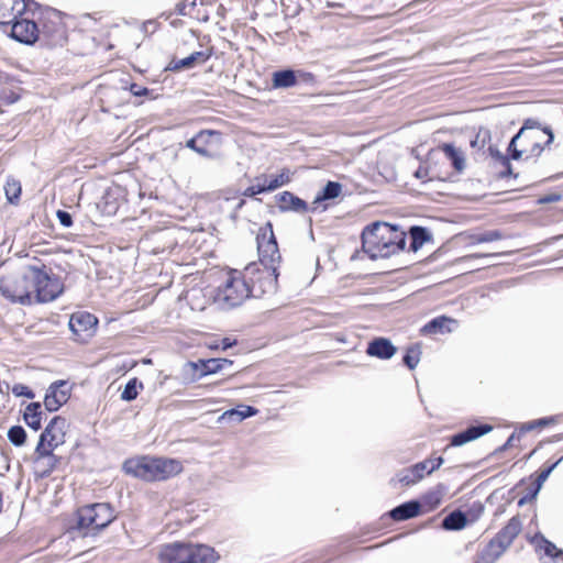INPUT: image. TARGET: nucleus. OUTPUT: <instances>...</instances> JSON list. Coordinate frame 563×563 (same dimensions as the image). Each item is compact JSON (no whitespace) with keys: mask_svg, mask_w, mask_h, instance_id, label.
Instances as JSON below:
<instances>
[{"mask_svg":"<svg viewBox=\"0 0 563 563\" xmlns=\"http://www.w3.org/2000/svg\"><path fill=\"white\" fill-rule=\"evenodd\" d=\"M260 262L263 268L256 263H252L244 268V276L250 283L252 297L260 298L266 294H273L277 289V264L280 262V253L277 241L273 232V227L268 222L257 235Z\"/></svg>","mask_w":563,"mask_h":563,"instance_id":"1","label":"nucleus"},{"mask_svg":"<svg viewBox=\"0 0 563 563\" xmlns=\"http://www.w3.org/2000/svg\"><path fill=\"white\" fill-rule=\"evenodd\" d=\"M554 140L550 126L537 119H526L518 133L511 139L508 151L512 159H536Z\"/></svg>","mask_w":563,"mask_h":563,"instance_id":"2","label":"nucleus"},{"mask_svg":"<svg viewBox=\"0 0 563 563\" xmlns=\"http://www.w3.org/2000/svg\"><path fill=\"white\" fill-rule=\"evenodd\" d=\"M406 233L386 222H374L362 232V249L372 260L387 258L404 251Z\"/></svg>","mask_w":563,"mask_h":563,"instance_id":"3","label":"nucleus"},{"mask_svg":"<svg viewBox=\"0 0 563 563\" xmlns=\"http://www.w3.org/2000/svg\"><path fill=\"white\" fill-rule=\"evenodd\" d=\"M123 471L133 477L154 482L165 481L179 474L183 465L176 459L141 456L126 460Z\"/></svg>","mask_w":563,"mask_h":563,"instance_id":"4","label":"nucleus"},{"mask_svg":"<svg viewBox=\"0 0 563 563\" xmlns=\"http://www.w3.org/2000/svg\"><path fill=\"white\" fill-rule=\"evenodd\" d=\"M158 559L162 563H214L218 555L205 544L175 542L163 545Z\"/></svg>","mask_w":563,"mask_h":563,"instance_id":"5","label":"nucleus"},{"mask_svg":"<svg viewBox=\"0 0 563 563\" xmlns=\"http://www.w3.org/2000/svg\"><path fill=\"white\" fill-rule=\"evenodd\" d=\"M115 519L114 510L107 503H96L80 507L76 512V525L73 529L82 536H95L107 528Z\"/></svg>","mask_w":563,"mask_h":563,"instance_id":"6","label":"nucleus"},{"mask_svg":"<svg viewBox=\"0 0 563 563\" xmlns=\"http://www.w3.org/2000/svg\"><path fill=\"white\" fill-rule=\"evenodd\" d=\"M34 303L51 302L64 290L60 279L46 265H30Z\"/></svg>","mask_w":563,"mask_h":563,"instance_id":"7","label":"nucleus"},{"mask_svg":"<svg viewBox=\"0 0 563 563\" xmlns=\"http://www.w3.org/2000/svg\"><path fill=\"white\" fill-rule=\"evenodd\" d=\"M0 294L11 301L22 306L34 303L32 290V277L30 265L22 274L10 275L0 279Z\"/></svg>","mask_w":563,"mask_h":563,"instance_id":"8","label":"nucleus"},{"mask_svg":"<svg viewBox=\"0 0 563 563\" xmlns=\"http://www.w3.org/2000/svg\"><path fill=\"white\" fill-rule=\"evenodd\" d=\"M250 283L244 274L238 271H231L222 287L219 288V298L229 307H238L245 299L252 297Z\"/></svg>","mask_w":563,"mask_h":563,"instance_id":"9","label":"nucleus"},{"mask_svg":"<svg viewBox=\"0 0 563 563\" xmlns=\"http://www.w3.org/2000/svg\"><path fill=\"white\" fill-rule=\"evenodd\" d=\"M37 3L33 0H0V26H9L15 19L34 14Z\"/></svg>","mask_w":563,"mask_h":563,"instance_id":"10","label":"nucleus"},{"mask_svg":"<svg viewBox=\"0 0 563 563\" xmlns=\"http://www.w3.org/2000/svg\"><path fill=\"white\" fill-rule=\"evenodd\" d=\"M33 16L34 14H25L9 24L12 38L27 45L35 43L40 38V27L33 21Z\"/></svg>","mask_w":563,"mask_h":563,"instance_id":"11","label":"nucleus"},{"mask_svg":"<svg viewBox=\"0 0 563 563\" xmlns=\"http://www.w3.org/2000/svg\"><path fill=\"white\" fill-rule=\"evenodd\" d=\"M232 364L233 362L228 358L199 360L198 362L186 363L184 371L190 376V382H196L203 376L218 373Z\"/></svg>","mask_w":563,"mask_h":563,"instance_id":"12","label":"nucleus"},{"mask_svg":"<svg viewBox=\"0 0 563 563\" xmlns=\"http://www.w3.org/2000/svg\"><path fill=\"white\" fill-rule=\"evenodd\" d=\"M46 38L51 45L60 44L65 40V27L59 13L55 10L46 13L40 29V36Z\"/></svg>","mask_w":563,"mask_h":563,"instance_id":"13","label":"nucleus"},{"mask_svg":"<svg viewBox=\"0 0 563 563\" xmlns=\"http://www.w3.org/2000/svg\"><path fill=\"white\" fill-rule=\"evenodd\" d=\"M66 419L59 416L54 417L42 432L38 440V450H44V444L58 446L64 443Z\"/></svg>","mask_w":563,"mask_h":563,"instance_id":"14","label":"nucleus"},{"mask_svg":"<svg viewBox=\"0 0 563 563\" xmlns=\"http://www.w3.org/2000/svg\"><path fill=\"white\" fill-rule=\"evenodd\" d=\"M70 395V388L65 380L53 383L45 395L44 406L49 412L57 411L64 404L67 402Z\"/></svg>","mask_w":563,"mask_h":563,"instance_id":"15","label":"nucleus"},{"mask_svg":"<svg viewBox=\"0 0 563 563\" xmlns=\"http://www.w3.org/2000/svg\"><path fill=\"white\" fill-rule=\"evenodd\" d=\"M97 318L89 312H76L69 319V329L77 336V340L85 341L93 333L97 325Z\"/></svg>","mask_w":563,"mask_h":563,"instance_id":"16","label":"nucleus"},{"mask_svg":"<svg viewBox=\"0 0 563 563\" xmlns=\"http://www.w3.org/2000/svg\"><path fill=\"white\" fill-rule=\"evenodd\" d=\"M521 529L522 523L519 517H512L492 541L505 552L520 533Z\"/></svg>","mask_w":563,"mask_h":563,"instance_id":"17","label":"nucleus"},{"mask_svg":"<svg viewBox=\"0 0 563 563\" xmlns=\"http://www.w3.org/2000/svg\"><path fill=\"white\" fill-rule=\"evenodd\" d=\"M211 51H199L194 52L189 56L180 59L173 58L168 66L166 67L167 70L170 71H180L183 69H191L196 67L197 65L205 64L210 57H211Z\"/></svg>","mask_w":563,"mask_h":563,"instance_id":"18","label":"nucleus"},{"mask_svg":"<svg viewBox=\"0 0 563 563\" xmlns=\"http://www.w3.org/2000/svg\"><path fill=\"white\" fill-rule=\"evenodd\" d=\"M493 430V427L487 423H482L477 426H471L465 430L454 434L451 438L450 446H461L473 440L481 438L484 434H487Z\"/></svg>","mask_w":563,"mask_h":563,"instance_id":"19","label":"nucleus"},{"mask_svg":"<svg viewBox=\"0 0 563 563\" xmlns=\"http://www.w3.org/2000/svg\"><path fill=\"white\" fill-rule=\"evenodd\" d=\"M397 352L396 346L390 342V340L385 338H376L372 340L366 349V353L369 356H375L380 360H389Z\"/></svg>","mask_w":563,"mask_h":563,"instance_id":"20","label":"nucleus"},{"mask_svg":"<svg viewBox=\"0 0 563 563\" xmlns=\"http://www.w3.org/2000/svg\"><path fill=\"white\" fill-rule=\"evenodd\" d=\"M278 208L283 212L294 211L305 213L308 210V205L301 198L295 196L290 191H284L276 196Z\"/></svg>","mask_w":563,"mask_h":563,"instance_id":"21","label":"nucleus"},{"mask_svg":"<svg viewBox=\"0 0 563 563\" xmlns=\"http://www.w3.org/2000/svg\"><path fill=\"white\" fill-rule=\"evenodd\" d=\"M420 508L421 506L419 501L410 500L395 507L390 510L389 515L394 520L402 521L418 516L420 514Z\"/></svg>","mask_w":563,"mask_h":563,"instance_id":"22","label":"nucleus"},{"mask_svg":"<svg viewBox=\"0 0 563 563\" xmlns=\"http://www.w3.org/2000/svg\"><path fill=\"white\" fill-rule=\"evenodd\" d=\"M438 150L445 155L456 172L461 173L465 168V156L461 148L451 143H443L439 145Z\"/></svg>","mask_w":563,"mask_h":563,"instance_id":"23","label":"nucleus"},{"mask_svg":"<svg viewBox=\"0 0 563 563\" xmlns=\"http://www.w3.org/2000/svg\"><path fill=\"white\" fill-rule=\"evenodd\" d=\"M56 446H48L44 444V450H38V444L35 449L36 461L44 466L43 474L48 475L57 465L58 457L53 454Z\"/></svg>","mask_w":563,"mask_h":563,"instance_id":"24","label":"nucleus"},{"mask_svg":"<svg viewBox=\"0 0 563 563\" xmlns=\"http://www.w3.org/2000/svg\"><path fill=\"white\" fill-rule=\"evenodd\" d=\"M43 413L42 405L40 402H31L25 408L23 419L31 429L37 431L42 427Z\"/></svg>","mask_w":563,"mask_h":563,"instance_id":"25","label":"nucleus"},{"mask_svg":"<svg viewBox=\"0 0 563 563\" xmlns=\"http://www.w3.org/2000/svg\"><path fill=\"white\" fill-rule=\"evenodd\" d=\"M410 234V251L417 252L422 245L432 240V235L428 229L419 225L411 227Z\"/></svg>","mask_w":563,"mask_h":563,"instance_id":"26","label":"nucleus"},{"mask_svg":"<svg viewBox=\"0 0 563 563\" xmlns=\"http://www.w3.org/2000/svg\"><path fill=\"white\" fill-rule=\"evenodd\" d=\"M294 69H282L273 73L272 82L274 88H290L296 86Z\"/></svg>","mask_w":563,"mask_h":563,"instance_id":"27","label":"nucleus"},{"mask_svg":"<svg viewBox=\"0 0 563 563\" xmlns=\"http://www.w3.org/2000/svg\"><path fill=\"white\" fill-rule=\"evenodd\" d=\"M466 522L467 519L465 514L461 510H454L442 520L441 526L444 530L455 531L463 529Z\"/></svg>","mask_w":563,"mask_h":563,"instance_id":"28","label":"nucleus"},{"mask_svg":"<svg viewBox=\"0 0 563 563\" xmlns=\"http://www.w3.org/2000/svg\"><path fill=\"white\" fill-rule=\"evenodd\" d=\"M503 553L504 551L490 540L489 543L478 553L475 563H495Z\"/></svg>","mask_w":563,"mask_h":563,"instance_id":"29","label":"nucleus"},{"mask_svg":"<svg viewBox=\"0 0 563 563\" xmlns=\"http://www.w3.org/2000/svg\"><path fill=\"white\" fill-rule=\"evenodd\" d=\"M342 191V185L336 181H328L323 189L317 195L314 203L331 200L340 196Z\"/></svg>","mask_w":563,"mask_h":563,"instance_id":"30","label":"nucleus"},{"mask_svg":"<svg viewBox=\"0 0 563 563\" xmlns=\"http://www.w3.org/2000/svg\"><path fill=\"white\" fill-rule=\"evenodd\" d=\"M197 139L201 146H207L210 144H221L222 143V133L217 130H201L197 134Z\"/></svg>","mask_w":563,"mask_h":563,"instance_id":"31","label":"nucleus"},{"mask_svg":"<svg viewBox=\"0 0 563 563\" xmlns=\"http://www.w3.org/2000/svg\"><path fill=\"white\" fill-rule=\"evenodd\" d=\"M504 234L499 230H490L471 235V244L488 243L501 240Z\"/></svg>","mask_w":563,"mask_h":563,"instance_id":"32","label":"nucleus"},{"mask_svg":"<svg viewBox=\"0 0 563 563\" xmlns=\"http://www.w3.org/2000/svg\"><path fill=\"white\" fill-rule=\"evenodd\" d=\"M488 152H489L490 156L493 158L497 159L504 167V170L500 172V176L507 177V176L511 175L512 172H511V164L509 162V158L506 155H504L498 148H496L494 146H489Z\"/></svg>","mask_w":563,"mask_h":563,"instance_id":"33","label":"nucleus"},{"mask_svg":"<svg viewBox=\"0 0 563 563\" xmlns=\"http://www.w3.org/2000/svg\"><path fill=\"white\" fill-rule=\"evenodd\" d=\"M421 350L418 345H411L404 355V363L409 369H415L420 362Z\"/></svg>","mask_w":563,"mask_h":563,"instance_id":"34","label":"nucleus"},{"mask_svg":"<svg viewBox=\"0 0 563 563\" xmlns=\"http://www.w3.org/2000/svg\"><path fill=\"white\" fill-rule=\"evenodd\" d=\"M137 387L142 388L143 384L139 382L137 378L130 379L124 386L121 399L125 401L134 400L139 395Z\"/></svg>","mask_w":563,"mask_h":563,"instance_id":"35","label":"nucleus"},{"mask_svg":"<svg viewBox=\"0 0 563 563\" xmlns=\"http://www.w3.org/2000/svg\"><path fill=\"white\" fill-rule=\"evenodd\" d=\"M5 197L9 202L14 203L19 200L21 195V185L15 179H8L4 186Z\"/></svg>","mask_w":563,"mask_h":563,"instance_id":"36","label":"nucleus"},{"mask_svg":"<svg viewBox=\"0 0 563 563\" xmlns=\"http://www.w3.org/2000/svg\"><path fill=\"white\" fill-rule=\"evenodd\" d=\"M563 461V455L553 464L550 466L541 470V472L538 474V477L536 479V489L532 494V497H536L539 493L540 488L542 487L543 483L548 479V477L551 475V473L555 470V467Z\"/></svg>","mask_w":563,"mask_h":563,"instance_id":"37","label":"nucleus"},{"mask_svg":"<svg viewBox=\"0 0 563 563\" xmlns=\"http://www.w3.org/2000/svg\"><path fill=\"white\" fill-rule=\"evenodd\" d=\"M256 184L247 187L243 195L245 197H254L258 194L269 191L267 188V178L265 175H262L260 177H256Z\"/></svg>","mask_w":563,"mask_h":563,"instance_id":"38","label":"nucleus"},{"mask_svg":"<svg viewBox=\"0 0 563 563\" xmlns=\"http://www.w3.org/2000/svg\"><path fill=\"white\" fill-rule=\"evenodd\" d=\"M9 441L15 445L21 446L25 443L26 432L21 426H13L8 431Z\"/></svg>","mask_w":563,"mask_h":563,"instance_id":"39","label":"nucleus"},{"mask_svg":"<svg viewBox=\"0 0 563 563\" xmlns=\"http://www.w3.org/2000/svg\"><path fill=\"white\" fill-rule=\"evenodd\" d=\"M290 181V172L289 169L285 168L280 172V174L271 177V179L267 181V188L268 190L273 191Z\"/></svg>","mask_w":563,"mask_h":563,"instance_id":"40","label":"nucleus"},{"mask_svg":"<svg viewBox=\"0 0 563 563\" xmlns=\"http://www.w3.org/2000/svg\"><path fill=\"white\" fill-rule=\"evenodd\" d=\"M450 321V319L445 317H438L429 321L424 327L422 328V331L428 334L438 333L441 332L445 322Z\"/></svg>","mask_w":563,"mask_h":563,"instance_id":"41","label":"nucleus"},{"mask_svg":"<svg viewBox=\"0 0 563 563\" xmlns=\"http://www.w3.org/2000/svg\"><path fill=\"white\" fill-rule=\"evenodd\" d=\"M295 77H296V86L300 84L305 85H314L316 84V76L312 73L305 71V70H295Z\"/></svg>","mask_w":563,"mask_h":563,"instance_id":"42","label":"nucleus"},{"mask_svg":"<svg viewBox=\"0 0 563 563\" xmlns=\"http://www.w3.org/2000/svg\"><path fill=\"white\" fill-rule=\"evenodd\" d=\"M199 140L197 139V135H195L186 142V146L196 152L197 154H199L200 156L211 157V153L205 146H199L197 144Z\"/></svg>","mask_w":563,"mask_h":563,"instance_id":"43","label":"nucleus"},{"mask_svg":"<svg viewBox=\"0 0 563 563\" xmlns=\"http://www.w3.org/2000/svg\"><path fill=\"white\" fill-rule=\"evenodd\" d=\"M398 481L404 485H412L420 481L416 473L411 472V467L398 474Z\"/></svg>","mask_w":563,"mask_h":563,"instance_id":"44","label":"nucleus"},{"mask_svg":"<svg viewBox=\"0 0 563 563\" xmlns=\"http://www.w3.org/2000/svg\"><path fill=\"white\" fill-rule=\"evenodd\" d=\"M12 394L16 397L24 396L26 398L33 399L35 397V394L33 390H31L27 386L23 384H15L12 387Z\"/></svg>","mask_w":563,"mask_h":563,"instance_id":"45","label":"nucleus"},{"mask_svg":"<svg viewBox=\"0 0 563 563\" xmlns=\"http://www.w3.org/2000/svg\"><path fill=\"white\" fill-rule=\"evenodd\" d=\"M542 542L544 543V553L545 555L548 556H552V558H563V551L558 549L555 547V544H553L552 542L545 540L544 538H542Z\"/></svg>","mask_w":563,"mask_h":563,"instance_id":"46","label":"nucleus"},{"mask_svg":"<svg viewBox=\"0 0 563 563\" xmlns=\"http://www.w3.org/2000/svg\"><path fill=\"white\" fill-rule=\"evenodd\" d=\"M240 416H241L240 415V409H238V408L230 409V410L224 411L219 417V421L220 422H222V421L241 422Z\"/></svg>","mask_w":563,"mask_h":563,"instance_id":"47","label":"nucleus"},{"mask_svg":"<svg viewBox=\"0 0 563 563\" xmlns=\"http://www.w3.org/2000/svg\"><path fill=\"white\" fill-rule=\"evenodd\" d=\"M429 464H430V461L419 462V463L415 464L413 466H411V472L416 473L417 477L422 479L423 476L427 474V470H429V467H430Z\"/></svg>","mask_w":563,"mask_h":563,"instance_id":"48","label":"nucleus"},{"mask_svg":"<svg viewBox=\"0 0 563 563\" xmlns=\"http://www.w3.org/2000/svg\"><path fill=\"white\" fill-rule=\"evenodd\" d=\"M56 216H57V219L59 220V223L63 227L69 228L73 225V217L69 212H67L65 210H58Z\"/></svg>","mask_w":563,"mask_h":563,"instance_id":"49","label":"nucleus"},{"mask_svg":"<svg viewBox=\"0 0 563 563\" xmlns=\"http://www.w3.org/2000/svg\"><path fill=\"white\" fill-rule=\"evenodd\" d=\"M238 409H240V420L241 422L246 419V418H250V417H253L257 413V409L252 407V406H245V405H242V406H239Z\"/></svg>","mask_w":563,"mask_h":563,"instance_id":"50","label":"nucleus"},{"mask_svg":"<svg viewBox=\"0 0 563 563\" xmlns=\"http://www.w3.org/2000/svg\"><path fill=\"white\" fill-rule=\"evenodd\" d=\"M130 91L137 97L146 96L150 92L147 88L139 86L137 84H132L130 87Z\"/></svg>","mask_w":563,"mask_h":563,"instance_id":"51","label":"nucleus"},{"mask_svg":"<svg viewBox=\"0 0 563 563\" xmlns=\"http://www.w3.org/2000/svg\"><path fill=\"white\" fill-rule=\"evenodd\" d=\"M430 461V464H429V470H427V474H431L433 471L438 470L442 463H443V457L439 456V457H435L434 460H429Z\"/></svg>","mask_w":563,"mask_h":563,"instance_id":"52","label":"nucleus"},{"mask_svg":"<svg viewBox=\"0 0 563 563\" xmlns=\"http://www.w3.org/2000/svg\"><path fill=\"white\" fill-rule=\"evenodd\" d=\"M499 255H503V254L501 253H496V254L475 253V254H470V255H466V256L462 257L461 261L466 262V261H470V260H473V258L493 257V256H499Z\"/></svg>","mask_w":563,"mask_h":563,"instance_id":"53","label":"nucleus"},{"mask_svg":"<svg viewBox=\"0 0 563 563\" xmlns=\"http://www.w3.org/2000/svg\"><path fill=\"white\" fill-rule=\"evenodd\" d=\"M428 176H429V169L427 167L420 166L415 172V177L418 179L426 180L428 178Z\"/></svg>","mask_w":563,"mask_h":563,"instance_id":"54","label":"nucleus"},{"mask_svg":"<svg viewBox=\"0 0 563 563\" xmlns=\"http://www.w3.org/2000/svg\"><path fill=\"white\" fill-rule=\"evenodd\" d=\"M553 421H554V418L550 417V418H541V419L533 420V423H536V428H543V427L549 426Z\"/></svg>","mask_w":563,"mask_h":563,"instance_id":"55","label":"nucleus"},{"mask_svg":"<svg viewBox=\"0 0 563 563\" xmlns=\"http://www.w3.org/2000/svg\"><path fill=\"white\" fill-rule=\"evenodd\" d=\"M236 344V340L224 338L221 340V350L225 351Z\"/></svg>","mask_w":563,"mask_h":563,"instance_id":"56","label":"nucleus"},{"mask_svg":"<svg viewBox=\"0 0 563 563\" xmlns=\"http://www.w3.org/2000/svg\"><path fill=\"white\" fill-rule=\"evenodd\" d=\"M533 429H536V423H533V421H529L527 423H523L522 427H521L522 431H531Z\"/></svg>","mask_w":563,"mask_h":563,"instance_id":"57","label":"nucleus"},{"mask_svg":"<svg viewBox=\"0 0 563 563\" xmlns=\"http://www.w3.org/2000/svg\"><path fill=\"white\" fill-rule=\"evenodd\" d=\"M514 438H515V435H514V434H511V435L508 438L507 442L503 445L501 450H506L507 448H509V446L511 445V442H512Z\"/></svg>","mask_w":563,"mask_h":563,"instance_id":"58","label":"nucleus"},{"mask_svg":"<svg viewBox=\"0 0 563 563\" xmlns=\"http://www.w3.org/2000/svg\"><path fill=\"white\" fill-rule=\"evenodd\" d=\"M2 508H3V494L0 490V514L2 512Z\"/></svg>","mask_w":563,"mask_h":563,"instance_id":"59","label":"nucleus"},{"mask_svg":"<svg viewBox=\"0 0 563 563\" xmlns=\"http://www.w3.org/2000/svg\"><path fill=\"white\" fill-rule=\"evenodd\" d=\"M526 499H527L526 497H522V498L519 500L518 505H519V506H522L523 504H526Z\"/></svg>","mask_w":563,"mask_h":563,"instance_id":"60","label":"nucleus"},{"mask_svg":"<svg viewBox=\"0 0 563 563\" xmlns=\"http://www.w3.org/2000/svg\"><path fill=\"white\" fill-rule=\"evenodd\" d=\"M555 563H563V558H553Z\"/></svg>","mask_w":563,"mask_h":563,"instance_id":"61","label":"nucleus"},{"mask_svg":"<svg viewBox=\"0 0 563 563\" xmlns=\"http://www.w3.org/2000/svg\"><path fill=\"white\" fill-rule=\"evenodd\" d=\"M211 349H219L221 345H218L217 343H213V345H210Z\"/></svg>","mask_w":563,"mask_h":563,"instance_id":"62","label":"nucleus"}]
</instances>
